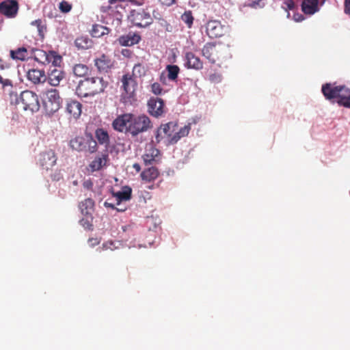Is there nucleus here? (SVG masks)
<instances>
[{
  "label": "nucleus",
  "mask_w": 350,
  "mask_h": 350,
  "mask_svg": "<svg viewBox=\"0 0 350 350\" xmlns=\"http://www.w3.org/2000/svg\"><path fill=\"white\" fill-rule=\"evenodd\" d=\"M114 130L129 133L133 137L145 133L152 128V123L146 115L127 113L118 116L112 122Z\"/></svg>",
  "instance_id": "nucleus-1"
},
{
  "label": "nucleus",
  "mask_w": 350,
  "mask_h": 350,
  "mask_svg": "<svg viewBox=\"0 0 350 350\" xmlns=\"http://www.w3.org/2000/svg\"><path fill=\"white\" fill-rule=\"evenodd\" d=\"M178 122H169L161 124L157 129L155 135L157 142L165 140L166 145L176 144L182 137L189 135L191 131V124L185 125L178 130Z\"/></svg>",
  "instance_id": "nucleus-2"
},
{
  "label": "nucleus",
  "mask_w": 350,
  "mask_h": 350,
  "mask_svg": "<svg viewBox=\"0 0 350 350\" xmlns=\"http://www.w3.org/2000/svg\"><path fill=\"white\" fill-rule=\"evenodd\" d=\"M107 84V82L105 81L102 77H85L79 82L76 93L80 97L94 96L103 92Z\"/></svg>",
  "instance_id": "nucleus-3"
},
{
  "label": "nucleus",
  "mask_w": 350,
  "mask_h": 350,
  "mask_svg": "<svg viewBox=\"0 0 350 350\" xmlns=\"http://www.w3.org/2000/svg\"><path fill=\"white\" fill-rule=\"evenodd\" d=\"M62 101L57 90L50 89L46 90L42 99L43 107L46 113L51 116L57 112L61 107Z\"/></svg>",
  "instance_id": "nucleus-4"
},
{
  "label": "nucleus",
  "mask_w": 350,
  "mask_h": 350,
  "mask_svg": "<svg viewBox=\"0 0 350 350\" xmlns=\"http://www.w3.org/2000/svg\"><path fill=\"white\" fill-rule=\"evenodd\" d=\"M70 146L73 151L94 153L97 151V142L92 137L85 139L76 137L70 141Z\"/></svg>",
  "instance_id": "nucleus-5"
},
{
  "label": "nucleus",
  "mask_w": 350,
  "mask_h": 350,
  "mask_svg": "<svg viewBox=\"0 0 350 350\" xmlns=\"http://www.w3.org/2000/svg\"><path fill=\"white\" fill-rule=\"evenodd\" d=\"M18 104L22 105L24 111L36 112L40 109V103L38 95L32 91L25 90L21 93Z\"/></svg>",
  "instance_id": "nucleus-6"
},
{
  "label": "nucleus",
  "mask_w": 350,
  "mask_h": 350,
  "mask_svg": "<svg viewBox=\"0 0 350 350\" xmlns=\"http://www.w3.org/2000/svg\"><path fill=\"white\" fill-rule=\"evenodd\" d=\"M129 18L134 25L139 27H146L153 22L150 12L144 9L133 10Z\"/></svg>",
  "instance_id": "nucleus-7"
},
{
  "label": "nucleus",
  "mask_w": 350,
  "mask_h": 350,
  "mask_svg": "<svg viewBox=\"0 0 350 350\" xmlns=\"http://www.w3.org/2000/svg\"><path fill=\"white\" fill-rule=\"evenodd\" d=\"M34 59L42 64L51 63L54 65H58L62 62V57L55 51H49L46 52L42 49H35L33 51Z\"/></svg>",
  "instance_id": "nucleus-8"
},
{
  "label": "nucleus",
  "mask_w": 350,
  "mask_h": 350,
  "mask_svg": "<svg viewBox=\"0 0 350 350\" xmlns=\"http://www.w3.org/2000/svg\"><path fill=\"white\" fill-rule=\"evenodd\" d=\"M228 31V27L223 25L220 21H210L206 26V32L211 38L223 36Z\"/></svg>",
  "instance_id": "nucleus-9"
},
{
  "label": "nucleus",
  "mask_w": 350,
  "mask_h": 350,
  "mask_svg": "<svg viewBox=\"0 0 350 350\" xmlns=\"http://www.w3.org/2000/svg\"><path fill=\"white\" fill-rule=\"evenodd\" d=\"M121 82L122 83L123 96L127 98H133L137 88L135 79L131 75L126 74L122 76Z\"/></svg>",
  "instance_id": "nucleus-10"
},
{
  "label": "nucleus",
  "mask_w": 350,
  "mask_h": 350,
  "mask_svg": "<svg viewBox=\"0 0 350 350\" xmlns=\"http://www.w3.org/2000/svg\"><path fill=\"white\" fill-rule=\"evenodd\" d=\"M202 55L211 64H215L221 57L220 50L214 43H206L202 50Z\"/></svg>",
  "instance_id": "nucleus-11"
},
{
  "label": "nucleus",
  "mask_w": 350,
  "mask_h": 350,
  "mask_svg": "<svg viewBox=\"0 0 350 350\" xmlns=\"http://www.w3.org/2000/svg\"><path fill=\"white\" fill-rule=\"evenodd\" d=\"M57 65L52 64L49 68L46 80L52 86H57L59 85L60 81L64 78L65 74L60 67H57Z\"/></svg>",
  "instance_id": "nucleus-12"
},
{
  "label": "nucleus",
  "mask_w": 350,
  "mask_h": 350,
  "mask_svg": "<svg viewBox=\"0 0 350 350\" xmlns=\"http://www.w3.org/2000/svg\"><path fill=\"white\" fill-rule=\"evenodd\" d=\"M18 10V4L16 0H7L0 3V13L8 17H14Z\"/></svg>",
  "instance_id": "nucleus-13"
},
{
  "label": "nucleus",
  "mask_w": 350,
  "mask_h": 350,
  "mask_svg": "<svg viewBox=\"0 0 350 350\" xmlns=\"http://www.w3.org/2000/svg\"><path fill=\"white\" fill-rule=\"evenodd\" d=\"M185 66L189 69L199 70L202 69L203 63L193 52L188 51L185 54Z\"/></svg>",
  "instance_id": "nucleus-14"
},
{
  "label": "nucleus",
  "mask_w": 350,
  "mask_h": 350,
  "mask_svg": "<svg viewBox=\"0 0 350 350\" xmlns=\"http://www.w3.org/2000/svg\"><path fill=\"white\" fill-rule=\"evenodd\" d=\"M82 105L74 100H70L67 102L66 105V112L69 115L70 118L77 120L81 114Z\"/></svg>",
  "instance_id": "nucleus-15"
},
{
  "label": "nucleus",
  "mask_w": 350,
  "mask_h": 350,
  "mask_svg": "<svg viewBox=\"0 0 350 350\" xmlns=\"http://www.w3.org/2000/svg\"><path fill=\"white\" fill-rule=\"evenodd\" d=\"M108 161V154H98L90 162L87 170L90 172L98 171L106 166Z\"/></svg>",
  "instance_id": "nucleus-16"
},
{
  "label": "nucleus",
  "mask_w": 350,
  "mask_h": 350,
  "mask_svg": "<svg viewBox=\"0 0 350 350\" xmlns=\"http://www.w3.org/2000/svg\"><path fill=\"white\" fill-rule=\"evenodd\" d=\"M148 111L154 116L159 117L163 113L164 102L161 98H151L148 101Z\"/></svg>",
  "instance_id": "nucleus-17"
},
{
  "label": "nucleus",
  "mask_w": 350,
  "mask_h": 350,
  "mask_svg": "<svg viewBox=\"0 0 350 350\" xmlns=\"http://www.w3.org/2000/svg\"><path fill=\"white\" fill-rule=\"evenodd\" d=\"M28 80L33 84L42 83L46 81L44 71L38 69H30L27 73Z\"/></svg>",
  "instance_id": "nucleus-18"
},
{
  "label": "nucleus",
  "mask_w": 350,
  "mask_h": 350,
  "mask_svg": "<svg viewBox=\"0 0 350 350\" xmlns=\"http://www.w3.org/2000/svg\"><path fill=\"white\" fill-rule=\"evenodd\" d=\"M319 0H303L301 11L307 15H313L319 11Z\"/></svg>",
  "instance_id": "nucleus-19"
},
{
  "label": "nucleus",
  "mask_w": 350,
  "mask_h": 350,
  "mask_svg": "<svg viewBox=\"0 0 350 350\" xmlns=\"http://www.w3.org/2000/svg\"><path fill=\"white\" fill-rule=\"evenodd\" d=\"M321 91L325 98L331 100L338 98V94H339L340 92L339 85L335 86L334 85L327 83L322 85Z\"/></svg>",
  "instance_id": "nucleus-20"
},
{
  "label": "nucleus",
  "mask_w": 350,
  "mask_h": 350,
  "mask_svg": "<svg viewBox=\"0 0 350 350\" xmlns=\"http://www.w3.org/2000/svg\"><path fill=\"white\" fill-rule=\"evenodd\" d=\"M118 40L122 46H133L139 42L141 36L137 33L129 32L126 35L120 36Z\"/></svg>",
  "instance_id": "nucleus-21"
},
{
  "label": "nucleus",
  "mask_w": 350,
  "mask_h": 350,
  "mask_svg": "<svg viewBox=\"0 0 350 350\" xmlns=\"http://www.w3.org/2000/svg\"><path fill=\"white\" fill-rule=\"evenodd\" d=\"M339 89L337 103L340 105L350 108V89L343 85H339Z\"/></svg>",
  "instance_id": "nucleus-22"
},
{
  "label": "nucleus",
  "mask_w": 350,
  "mask_h": 350,
  "mask_svg": "<svg viewBox=\"0 0 350 350\" xmlns=\"http://www.w3.org/2000/svg\"><path fill=\"white\" fill-rule=\"evenodd\" d=\"M95 65L100 71H107L112 66L111 59L105 55H102L95 59Z\"/></svg>",
  "instance_id": "nucleus-23"
},
{
  "label": "nucleus",
  "mask_w": 350,
  "mask_h": 350,
  "mask_svg": "<svg viewBox=\"0 0 350 350\" xmlns=\"http://www.w3.org/2000/svg\"><path fill=\"white\" fill-rule=\"evenodd\" d=\"M132 190L129 186L123 187L122 190L113 193V196L116 197L117 204H119L122 201H126L131 198Z\"/></svg>",
  "instance_id": "nucleus-24"
},
{
  "label": "nucleus",
  "mask_w": 350,
  "mask_h": 350,
  "mask_svg": "<svg viewBox=\"0 0 350 350\" xmlns=\"http://www.w3.org/2000/svg\"><path fill=\"white\" fill-rule=\"evenodd\" d=\"M159 174V172L157 168L151 167L143 171L141 174V177L142 180H146V182H150L155 180L158 177Z\"/></svg>",
  "instance_id": "nucleus-25"
},
{
  "label": "nucleus",
  "mask_w": 350,
  "mask_h": 350,
  "mask_svg": "<svg viewBox=\"0 0 350 350\" xmlns=\"http://www.w3.org/2000/svg\"><path fill=\"white\" fill-rule=\"evenodd\" d=\"M94 202L91 198H87L84 201L81 202L79 204V208L82 214L88 215L90 214L91 211L94 209Z\"/></svg>",
  "instance_id": "nucleus-26"
},
{
  "label": "nucleus",
  "mask_w": 350,
  "mask_h": 350,
  "mask_svg": "<svg viewBox=\"0 0 350 350\" xmlns=\"http://www.w3.org/2000/svg\"><path fill=\"white\" fill-rule=\"evenodd\" d=\"M95 136L100 144L106 146L109 142L108 133L103 129H97L95 131Z\"/></svg>",
  "instance_id": "nucleus-27"
},
{
  "label": "nucleus",
  "mask_w": 350,
  "mask_h": 350,
  "mask_svg": "<svg viewBox=\"0 0 350 350\" xmlns=\"http://www.w3.org/2000/svg\"><path fill=\"white\" fill-rule=\"evenodd\" d=\"M75 45L78 49H88L92 47V41L88 37L81 36L75 40Z\"/></svg>",
  "instance_id": "nucleus-28"
},
{
  "label": "nucleus",
  "mask_w": 350,
  "mask_h": 350,
  "mask_svg": "<svg viewBox=\"0 0 350 350\" xmlns=\"http://www.w3.org/2000/svg\"><path fill=\"white\" fill-rule=\"evenodd\" d=\"M10 56L14 59L25 60L27 56V50L25 47H21L16 50L10 51Z\"/></svg>",
  "instance_id": "nucleus-29"
},
{
  "label": "nucleus",
  "mask_w": 350,
  "mask_h": 350,
  "mask_svg": "<svg viewBox=\"0 0 350 350\" xmlns=\"http://www.w3.org/2000/svg\"><path fill=\"white\" fill-rule=\"evenodd\" d=\"M56 161L55 154H43V158L40 159L42 166L46 170L53 167L55 164Z\"/></svg>",
  "instance_id": "nucleus-30"
},
{
  "label": "nucleus",
  "mask_w": 350,
  "mask_h": 350,
  "mask_svg": "<svg viewBox=\"0 0 350 350\" xmlns=\"http://www.w3.org/2000/svg\"><path fill=\"white\" fill-rule=\"evenodd\" d=\"M109 29L98 24H95L92 26L91 34L93 37L99 38L102 36L107 34Z\"/></svg>",
  "instance_id": "nucleus-31"
},
{
  "label": "nucleus",
  "mask_w": 350,
  "mask_h": 350,
  "mask_svg": "<svg viewBox=\"0 0 350 350\" xmlns=\"http://www.w3.org/2000/svg\"><path fill=\"white\" fill-rule=\"evenodd\" d=\"M167 78L171 81H176L180 72V68L176 65H167L166 66Z\"/></svg>",
  "instance_id": "nucleus-32"
},
{
  "label": "nucleus",
  "mask_w": 350,
  "mask_h": 350,
  "mask_svg": "<svg viewBox=\"0 0 350 350\" xmlns=\"http://www.w3.org/2000/svg\"><path fill=\"white\" fill-rule=\"evenodd\" d=\"M89 68L86 65L79 64L73 68L74 74L79 77H85L88 73Z\"/></svg>",
  "instance_id": "nucleus-33"
},
{
  "label": "nucleus",
  "mask_w": 350,
  "mask_h": 350,
  "mask_svg": "<svg viewBox=\"0 0 350 350\" xmlns=\"http://www.w3.org/2000/svg\"><path fill=\"white\" fill-rule=\"evenodd\" d=\"M161 154H143V160L144 163L151 165L154 163H157L160 160Z\"/></svg>",
  "instance_id": "nucleus-34"
},
{
  "label": "nucleus",
  "mask_w": 350,
  "mask_h": 350,
  "mask_svg": "<svg viewBox=\"0 0 350 350\" xmlns=\"http://www.w3.org/2000/svg\"><path fill=\"white\" fill-rule=\"evenodd\" d=\"M181 19L189 28L191 27L194 18L191 11L185 12L181 16Z\"/></svg>",
  "instance_id": "nucleus-35"
},
{
  "label": "nucleus",
  "mask_w": 350,
  "mask_h": 350,
  "mask_svg": "<svg viewBox=\"0 0 350 350\" xmlns=\"http://www.w3.org/2000/svg\"><path fill=\"white\" fill-rule=\"evenodd\" d=\"M145 67L141 64H137L133 68V75L136 77H142L145 75Z\"/></svg>",
  "instance_id": "nucleus-36"
},
{
  "label": "nucleus",
  "mask_w": 350,
  "mask_h": 350,
  "mask_svg": "<svg viewBox=\"0 0 350 350\" xmlns=\"http://www.w3.org/2000/svg\"><path fill=\"white\" fill-rule=\"evenodd\" d=\"M116 248L115 246L114 242L111 241H108L103 243L102 246L99 247L100 251H105V250H113Z\"/></svg>",
  "instance_id": "nucleus-37"
},
{
  "label": "nucleus",
  "mask_w": 350,
  "mask_h": 350,
  "mask_svg": "<svg viewBox=\"0 0 350 350\" xmlns=\"http://www.w3.org/2000/svg\"><path fill=\"white\" fill-rule=\"evenodd\" d=\"M42 21L39 19V20H36V21H33L31 23V25H33V26H36L37 27V29H38L39 35L41 36H43L44 30L45 28L42 25Z\"/></svg>",
  "instance_id": "nucleus-38"
},
{
  "label": "nucleus",
  "mask_w": 350,
  "mask_h": 350,
  "mask_svg": "<svg viewBox=\"0 0 350 350\" xmlns=\"http://www.w3.org/2000/svg\"><path fill=\"white\" fill-rule=\"evenodd\" d=\"M71 8H72V5L68 2L66 1H62L59 3V10L64 13H67V12H70Z\"/></svg>",
  "instance_id": "nucleus-39"
},
{
  "label": "nucleus",
  "mask_w": 350,
  "mask_h": 350,
  "mask_svg": "<svg viewBox=\"0 0 350 350\" xmlns=\"http://www.w3.org/2000/svg\"><path fill=\"white\" fill-rule=\"evenodd\" d=\"M221 75L218 72L211 74L208 77V79L211 83H217L221 81Z\"/></svg>",
  "instance_id": "nucleus-40"
},
{
  "label": "nucleus",
  "mask_w": 350,
  "mask_h": 350,
  "mask_svg": "<svg viewBox=\"0 0 350 350\" xmlns=\"http://www.w3.org/2000/svg\"><path fill=\"white\" fill-rule=\"evenodd\" d=\"M151 90L153 94L159 95L161 94L163 89L159 83H154L151 85Z\"/></svg>",
  "instance_id": "nucleus-41"
},
{
  "label": "nucleus",
  "mask_w": 350,
  "mask_h": 350,
  "mask_svg": "<svg viewBox=\"0 0 350 350\" xmlns=\"http://www.w3.org/2000/svg\"><path fill=\"white\" fill-rule=\"evenodd\" d=\"M0 83L2 85L3 88L6 86H12V82L9 79H3L2 76L0 75Z\"/></svg>",
  "instance_id": "nucleus-42"
},
{
  "label": "nucleus",
  "mask_w": 350,
  "mask_h": 350,
  "mask_svg": "<svg viewBox=\"0 0 350 350\" xmlns=\"http://www.w3.org/2000/svg\"><path fill=\"white\" fill-rule=\"evenodd\" d=\"M81 226H83L85 228L91 229L92 225L90 223V221L87 219H82L80 221Z\"/></svg>",
  "instance_id": "nucleus-43"
},
{
  "label": "nucleus",
  "mask_w": 350,
  "mask_h": 350,
  "mask_svg": "<svg viewBox=\"0 0 350 350\" xmlns=\"http://www.w3.org/2000/svg\"><path fill=\"white\" fill-rule=\"evenodd\" d=\"M293 18L296 22H301L305 20V16L301 14H295L293 15Z\"/></svg>",
  "instance_id": "nucleus-44"
},
{
  "label": "nucleus",
  "mask_w": 350,
  "mask_h": 350,
  "mask_svg": "<svg viewBox=\"0 0 350 350\" xmlns=\"http://www.w3.org/2000/svg\"><path fill=\"white\" fill-rule=\"evenodd\" d=\"M163 5L170 6L175 3V0H159Z\"/></svg>",
  "instance_id": "nucleus-45"
},
{
  "label": "nucleus",
  "mask_w": 350,
  "mask_h": 350,
  "mask_svg": "<svg viewBox=\"0 0 350 350\" xmlns=\"http://www.w3.org/2000/svg\"><path fill=\"white\" fill-rule=\"evenodd\" d=\"M83 185L85 188L88 189H90L92 188L93 183L90 180H86L83 183Z\"/></svg>",
  "instance_id": "nucleus-46"
},
{
  "label": "nucleus",
  "mask_w": 350,
  "mask_h": 350,
  "mask_svg": "<svg viewBox=\"0 0 350 350\" xmlns=\"http://www.w3.org/2000/svg\"><path fill=\"white\" fill-rule=\"evenodd\" d=\"M286 5L288 10H293L295 6L294 1L293 0H288L286 2Z\"/></svg>",
  "instance_id": "nucleus-47"
},
{
  "label": "nucleus",
  "mask_w": 350,
  "mask_h": 350,
  "mask_svg": "<svg viewBox=\"0 0 350 350\" xmlns=\"http://www.w3.org/2000/svg\"><path fill=\"white\" fill-rule=\"evenodd\" d=\"M89 243L91 244L92 246L98 245L99 243V241L97 239L91 238L88 240Z\"/></svg>",
  "instance_id": "nucleus-48"
},
{
  "label": "nucleus",
  "mask_w": 350,
  "mask_h": 350,
  "mask_svg": "<svg viewBox=\"0 0 350 350\" xmlns=\"http://www.w3.org/2000/svg\"><path fill=\"white\" fill-rule=\"evenodd\" d=\"M345 12L350 14V3L345 2Z\"/></svg>",
  "instance_id": "nucleus-49"
},
{
  "label": "nucleus",
  "mask_w": 350,
  "mask_h": 350,
  "mask_svg": "<svg viewBox=\"0 0 350 350\" xmlns=\"http://www.w3.org/2000/svg\"><path fill=\"white\" fill-rule=\"evenodd\" d=\"M104 205H105V207H107V208H115L114 204H113L111 203H109V202H105L104 203Z\"/></svg>",
  "instance_id": "nucleus-50"
},
{
  "label": "nucleus",
  "mask_w": 350,
  "mask_h": 350,
  "mask_svg": "<svg viewBox=\"0 0 350 350\" xmlns=\"http://www.w3.org/2000/svg\"><path fill=\"white\" fill-rule=\"evenodd\" d=\"M133 168L135 169V170L139 172L141 170V167L139 165V164L138 163H134L133 165Z\"/></svg>",
  "instance_id": "nucleus-51"
},
{
  "label": "nucleus",
  "mask_w": 350,
  "mask_h": 350,
  "mask_svg": "<svg viewBox=\"0 0 350 350\" xmlns=\"http://www.w3.org/2000/svg\"><path fill=\"white\" fill-rule=\"evenodd\" d=\"M118 211H124V209H120V208H117Z\"/></svg>",
  "instance_id": "nucleus-52"
},
{
  "label": "nucleus",
  "mask_w": 350,
  "mask_h": 350,
  "mask_svg": "<svg viewBox=\"0 0 350 350\" xmlns=\"http://www.w3.org/2000/svg\"><path fill=\"white\" fill-rule=\"evenodd\" d=\"M116 1V0H110V1H109V2H110L111 3H113L114 1Z\"/></svg>",
  "instance_id": "nucleus-53"
},
{
  "label": "nucleus",
  "mask_w": 350,
  "mask_h": 350,
  "mask_svg": "<svg viewBox=\"0 0 350 350\" xmlns=\"http://www.w3.org/2000/svg\"><path fill=\"white\" fill-rule=\"evenodd\" d=\"M345 2L350 3V0H345Z\"/></svg>",
  "instance_id": "nucleus-54"
},
{
  "label": "nucleus",
  "mask_w": 350,
  "mask_h": 350,
  "mask_svg": "<svg viewBox=\"0 0 350 350\" xmlns=\"http://www.w3.org/2000/svg\"><path fill=\"white\" fill-rule=\"evenodd\" d=\"M122 55H125L124 51H122Z\"/></svg>",
  "instance_id": "nucleus-55"
}]
</instances>
